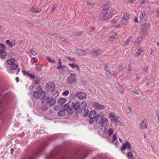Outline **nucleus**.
Returning a JSON list of instances; mask_svg holds the SVG:
<instances>
[{
  "label": "nucleus",
  "instance_id": "obj_30",
  "mask_svg": "<svg viewBox=\"0 0 159 159\" xmlns=\"http://www.w3.org/2000/svg\"><path fill=\"white\" fill-rule=\"evenodd\" d=\"M116 37V34H112L110 37V40L111 41H114Z\"/></svg>",
  "mask_w": 159,
  "mask_h": 159
},
{
  "label": "nucleus",
  "instance_id": "obj_39",
  "mask_svg": "<svg viewBox=\"0 0 159 159\" xmlns=\"http://www.w3.org/2000/svg\"><path fill=\"white\" fill-rule=\"evenodd\" d=\"M113 130L112 129L110 128L109 129L108 131V134L109 136H110L113 133Z\"/></svg>",
  "mask_w": 159,
  "mask_h": 159
},
{
  "label": "nucleus",
  "instance_id": "obj_26",
  "mask_svg": "<svg viewBox=\"0 0 159 159\" xmlns=\"http://www.w3.org/2000/svg\"><path fill=\"white\" fill-rule=\"evenodd\" d=\"M18 67V65L16 63H14L13 64L11 65L10 68L11 70H15Z\"/></svg>",
  "mask_w": 159,
  "mask_h": 159
},
{
  "label": "nucleus",
  "instance_id": "obj_37",
  "mask_svg": "<svg viewBox=\"0 0 159 159\" xmlns=\"http://www.w3.org/2000/svg\"><path fill=\"white\" fill-rule=\"evenodd\" d=\"M142 27L143 28H149L150 27V25L149 24L145 23L142 25Z\"/></svg>",
  "mask_w": 159,
  "mask_h": 159
},
{
  "label": "nucleus",
  "instance_id": "obj_59",
  "mask_svg": "<svg viewBox=\"0 0 159 159\" xmlns=\"http://www.w3.org/2000/svg\"><path fill=\"white\" fill-rule=\"evenodd\" d=\"M117 20H113L112 21V23L113 24H116Z\"/></svg>",
  "mask_w": 159,
  "mask_h": 159
},
{
  "label": "nucleus",
  "instance_id": "obj_40",
  "mask_svg": "<svg viewBox=\"0 0 159 159\" xmlns=\"http://www.w3.org/2000/svg\"><path fill=\"white\" fill-rule=\"evenodd\" d=\"M22 72L25 75H27L29 77L30 75V71H27L25 72L24 70H22Z\"/></svg>",
  "mask_w": 159,
  "mask_h": 159
},
{
  "label": "nucleus",
  "instance_id": "obj_8",
  "mask_svg": "<svg viewBox=\"0 0 159 159\" xmlns=\"http://www.w3.org/2000/svg\"><path fill=\"white\" fill-rule=\"evenodd\" d=\"M55 84L53 82H49L47 83L46 85V89L52 91L55 89Z\"/></svg>",
  "mask_w": 159,
  "mask_h": 159
},
{
  "label": "nucleus",
  "instance_id": "obj_47",
  "mask_svg": "<svg viewBox=\"0 0 159 159\" xmlns=\"http://www.w3.org/2000/svg\"><path fill=\"white\" fill-rule=\"evenodd\" d=\"M59 95V92L56 90L54 91L53 92V95L55 96H57Z\"/></svg>",
  "mask_w": 159,
  "mask_h": 159
},
{
  "label": "nucleus",
  "instance_id": "obj_58",
  "mask_svg": "<svg viewBox=\"0 0 159 159\" xmlns=\"http://www.w3.org/2000/svg\"><path fill=\"white\" fill-rule=\"evenodd\" d=\"M6 43H7V44L8 46H9V45L10 44V43L11 42H10V41L9 40H6Z\"/></svg>",
  "mask_w": 159,
  "mask_h": 159
},
{
  "label": "nucleus",
  "instance_id": "obj_13",
  "mask_svg": "<svg viewBox=\"0 0 159 159\" xmlns=\"http://www.w3.org/2000/svg\"><path fill=\"white\" fill-rule=\"evenodd\" d=\"M147 121L146 120H143L141 123L140 125V127L142 129H145L147 128Z\"/></svg>",
  "mask_w": 159,
  "mask_h": 159
},
{
  "label": "nucleus",
  "instance_id": "obj_16",
  "mask_svg": "<svg viewBox=\"0 0 159 159\" xmlns=\"http://www.w3.org/2000/svg\"><path fill=\"white\" fill-rule=\"evenodd\" d=\"M70 102L66 104L63 105V107L62 108L63 110L65 111H66L67 113L70 114Z\"/></svg>",
  "mask_w": 159,
  "mask_h": 159
},
{
  "label": "nucleus",
  "instance_id": "obj_22",
  "mask_svg": "<svg viewBox=\"0 0 159 159\" xmlns=\"http://www.w3.org/2000/svg\"><path fill=\"white\" fill-rule=\"evenodd\" d=\"M96 112L93 110L91 111L89 115V116L90 119H93L96 116Z\"/></svg>",
  "mask_w": 159,
  "mask_h": 159
},
{
  "label": "nucleus",
  "instance_id": "obj_42",
  "mask_svg": "<svg viewBox=\"0 0 159 159\" xmlns=\"http://www.w3.org/2000/svg\"><path fill=\"white\" fill-rule=\"evenodd\" d=\"M69 94V91L68 90H66L62 93V95L64 96H66Z\"/></svg>",
  "mask_w": 159,
  "mask_h": 159
},
{
  "label": "nucleus",
  "instance_id": "obj_25",
  "mask_svg": "<svg viewBox=\"0 0 159 159\" xmlns=\"http://www.w3.org/2000/svg\"><path fill=\"white\" fill-rule=\"evenodd\" d=\"M15 62V60L14 58H11L7 60V63L8 65H11L14 63Z\"/></svg>",
  "mask_w": 159,
  "mask_h": 159
},
{
  "label": "nucleus",
  "instance_id": "obj_52",
  "mask_svg": "<svg viewBox=\"0 0 159 159\" xmlns=\"http://www.w3.org/2000/svg\"><path fill=\"white\" fill-rule=\"evenodd\" d=\"M31 60H32L33 61L34 63H37L38 62V60L35 58L34 57H33L32 59H31Z\"/></svg>",
  "mask_w": 159,
  "mask_h": 159
},
{
  "label": "nucleus",
  "instance_id": "obj_60",
  "mask_svg": "<svg viewBox=\"0 0 159 159\" xmlns=\"http://www.w3.org/2000/svg\"><path fill=\"white\" fill-rule=\"evenodd\" d=\"M140 76L139 74H137L136 75V79L137 80H139L140 79Z\"/></svg>",
  "mask_w": 159,
  "mask_h": 159
},
{
  "label": "nucleus",
  "instance_id": "obj_49",
  "mask_svg": "<svg viewBox=\"0 0 159 159\" xmlns=\"http://www.w3.org/2000/svg\"><path fill=\"white\" fill-rule=\"evenodd\" d=\"M116 140H117V136L116 135L114 134L113 136L112 142L114 143Z\"/></svg>",
  "mask_w": 159,
  "mask_h": 159
},
{
  "label": "nucleus",
  "instance_id": "obj_57",
  "mask_svg": "<svg viewBox=\"0 0 159 159\" xmlns=\"http://www.w3.org/2000/svg\"><path fill=\"white\" fill-rule=\"evenodd\" d=\"M157 116L158 118V122L159 123V110H157Z\"/></svg>",
  "mask_w": 159,
  "mask_h": 159
},
{
  "label": "nucleus",
  "instance_id": "obj_3",
  "mask_svg": "<svg viewBox=\"0 0 159 159\" xmlns=\"http://www.w3.org/2000/svg\"><path fill=\"white\" fill-rule=\"evenodd\" d=\"M108 8L103 9L100 14V17H102V19L105 20L110 16L111 13L109 11Z\"/></svg>",
  "mask_w": 159,
  "mask_h": 159
},
{
  "label": "nucleus",
  "instance_id": "obj_11",
  "mask_svg": "<svg viewBox=\"0 0 159 159\" xmlns=\"http://www.w3.org/2000/svg\"><path fill=\"white\" fill-rule=\"evenodd\" d=\"M76 96L80 100H84L86 98V94L83 92H78L76 93Z\"/></svg>",
  "mask_w": 159,
  "mask_h": 159
},
{
  "label": "nucleus",
  "instance_id": "obj_61",
  "mask_svg": "<svg viewBox=\"0 0 159 159\" xmlns=\"http://www.w3.org/2000/svg\"><path fill=\"white\" fill-rule=\"evenodd\" d=\"M46 59L47 60L49 61V62H51L52 60L51 58H50L49 57H46Z\"/></svg>",
  "mask_w": 159,
  "mask_h": 159
},
{
  "label": "nucleus",
  "instance_id": "obj_46",
  "mask_svg": "<svg viewBox=\"0 0 159 159\" xmlns=\"http://www.w3.org/2000/svg\"><path fill=\"white\" fill-rule=\"evenodd\" d=\"M16 43L15 41H12V42H11L10 43L9 45V46L10 47H12L14 46L15 45Z\"/></svg>",
  "mask_w": 159,
  "mask_h": 159
},
{
  "label": "nucleus",
  "instance_id": "obj_14",
  "mask_svg": "<svg viewBox=\"0 0 159 159\" xmlns=\"http://www.w3.org/2000/svg\"><path fill=\"white\" fill-rule=\"evenodd\" d=\"M103 53V51L99 49L94 50L92 52V53L95 56H98Z\"/></svg>",
  "mask_w": 159,
  "mask_h": 159
},
{
  "label": "nucleus",
  "instance_id": "obj_5",
  "mask_svg": "<svg viewBox=\"0 0 159 159\" xmlns=\"http://www.w3.org/2000/svg\"><path fill=\"white\" fill-rule=\"evenodd\" d=\"M6 47L3 44L0 43V55H2V56L0 57L2 59H4L5 58L6 53L5 51Z\"/></svg>",
  "mask_w": 159,
  "mask_h": 159
},
{
  "label": "nucleus",
  "instance_id": "obj_35",
  "mask_svg": "<svg viewBox=\"0 0 159 159\" xmlns=\"http://www.w3.org/2000/svg\"><path fill=\"white\" fill-rule=\"evenodd\" d=\"M132 70V66H131V63H130L128 65V68L127 69L128 72L129 73H130L131 71Z\"/></svg>",
  "mask_w": 159,
  "mask_h": 159
},
{
  "label": "nucleus",
  "instance_id": "obj_50",
  "mask_svg": "<svg viewBox=\"0 0 159 159\" xmlns=\"http://www.w3.org/2000/svg\"><path fill=\"white\" fill-rule=\"evenodd\" d=\"M61 106H60V107H59V106L56 105L54 107V109L56 111H58V110L59 109V108H61Z\"/></svg>",
  "mask_w": 159,
  "mask_h": 159
},
{
  "label": "nucleus",
  "instance_id": "obj_18",
  "mask_svg": "<svg viewBox=\"0 0 159 159\" xmlns=\"http://www.w3.org/2000/svg\"><path fill=\"white\" fill-rule=\"evenodd\" d=\"M76 75L73 74H70V84H72L76 82Z\"/></svg>",
  "mask_w": 159,
  "mask_h": 159
},
{
  "label": "nucleus",
  "instance_id": "obj_64",
  "mask_svg": "<svg viewBox=\"0 0 159 159\" xmlns=\"http://www.w3.org/2000/svg\"><path fill=\"white\" fill-rule=\"evenodd\" d=\"M58 64L59 65H61L62 64L61 60L60 59H58Z\"/></svg>",
  "mask_w": 159,
  "mask_h": 159
},
{
  "label": "nucleus",
  "instance_id": "obj_12",
  "mask_svg": "<svg viewBox=\"0 0 159 159\" xmlns=\"http://www.w3.org/2000/svg\"><path fill=\"white\" fill-rule=\"evenodd\" d=\"M129 18L128 14L126 13H124L121 20L122 24L125 25L127 24Z\"/></svg>",
  "mask_w": 159,
  "mask_h": 159
},
{
  "label": "nucleus",
  "instance_id": "obj_45",
  "mask_svg": "<svg viewBox=\"0 0 159 159\" xmlns=\"http://www.w3.org/2000/svg\"><path fill=\"white\" fill-rule=\"evenodd\" d=\"M42 104L43 105V106L42 108V109L43 110H45L48 109V107L46 106V104H43L42 103Z\"/></svg>",
  "mask_w": 159,
  "mask_h": 159
},
{
  "label": "nucleus",
  "instance_id": "obj_44",
  "mask_svg": "<svg viewBox=\"0 0 159 159\" xmlns=\"http://www.w3.org/2000/svg\"><path fill=\"white\" fill-rule=\"evenodd\" d=\"M51 35L54 36L56 38H61L60 35L57 33L53 34Z\"/></svg>",
  "mask_w": 159,
  "mask_h": 159
},
{
  "label": "nucleus",
  "instance_id": "obj_1",
  "mask_svg": "<svg viewBox=\"0 0 159 159\" xmlns=\"http://www.w3.org/2000/svg\"><path fill=\"white\" fill-rule=\"evenodd\" d=\"M56 101L55 100H54L53 98L51 97H46L42 101V103L44 104H46L47 105L49 104L51 107L55 105Z\"/></svg>",
  "mask_w": 159,
  "mask_h": 159
},
{
  "label": "nucleus",
  "instance_id": "obj_23",
  "mask_svg": "<svg viewBox=\"0 0 159 159\" xmlns=\"http://www.w3.org/2000/svg\"><path fill=\"white\" fill-rule=\"evenodd\" d=\"M104 116L105 114L103 112H100L95 116V118L97 120H98L99 118L103 117Z\"/></svg>",
  "mask_w": 159,
  "mask_h": 159
},
{
  "label": "nucleus",
  "instance_id": "obj_36",
  "mask_svg": "<svg viewBox=\"0 0 159 159\" xmlns=\"http://www.w3.org/2000/svg\"><path fill=\"white\" fill-rule=\"evenodd\" d=\"M105 75L109 78H111L112 76V74L109 72V70L106 71Z\"/></svg>",
  "mask_w": 159,
  "mask_h": 159
},
{
  "label": "nucleus",
  "instance_id": "obj_54",
  "mask_svg": "<svg viewBox=\"0 0 159 159\" xmlns=\"http://www.w3.org/2000/svg\"><path fill=\"white\" fill-rule=\"evenodd\" d=\"M71 97L72 99H74L75 98V97L76 96V94H75L74 93H72L71 94Z\"/></svg>",
  "mask_w": 159,
  "mask_h": 159
},
{
  "label": "nucleus",
  "instance_id": "obj_51",
  "mask_svg": "<svg viewBox=\"0 0 159 159\" xmlns=\"http://www.w3.org/2000/svg\"><path fill=\"white\" fill-rule=\"evenodd\" d=\"M56 7H57V6H55V4L54 5V6L53 7V8H52V9H51V10L50 11V12H54L56 10Z\"/></svg>",
  "mask_w": 159,
  "mask_h": 159
},
{
  "label": "nucleus",
  "instance_id": "obj_62",
  "mask_svg": "<svg viewBox=\"0 0 159 159\" xmlns=\"http://www.w3.org/2000/svg\"><path fill=\"white\" fill-rule=\"evenodd\" d=\"M94 122V120H93V119H90L89 120V122L90 123V124H92L93 123V122Z\"/></svg>",
  "mask_w": 159,
  "mask_h": 159
},
{
  "label": "nucleus",
  "instance_id": "obj_2",
  "mask_svg": "<svg viewBox=\"0 0 159 159\" xmlns=\"http://www.w3.org/2000/svg\"><path fill=\"white\" fill-rule=\"evenodd\" d=\"M45 95V92L42 90L35 91L33 93L34 97L36 99H43Z\"/></svg>",
  "mask_w": 159,
  "mask_h": 159
},
{
  "label": "nucleus",
  "instance_id": "obj_27",
  "mask_svg": "<svg viewBox=\"0 0 159 159\" xmlns=\"http://www.w3.org/2000/svg\"><path fill=\"white\" fill-rule=\"evenodd\" d=\"M127 157L129 159H134L133 155L131 152H127Z\"/></svg>",
  "mask_w": 159,
  "mask_h": 159
},
{
  "label": "nucleus",
  "instance_id": "obj_4",
  "mask_svg": "<svg viewBox=\"0 0 159 159\" xmlns=\"http://www.w3.org/2000/svg\"><path fill=\"white\" fill-rule=\"evenodd\" d=\"M109 117L111 118V121L116 122L118 125H121V123L119 120L120 118L119 116H116L114 112H110L109 114Z\"/></svg>",
  "mask_w": 159,
  "mask_h": 159
},
{
  "label": "nucleus",
  "instance_id": "obj_53",
  "mask_svg": "<svg viewBox=\"0 0 159 159\" xmlns=\"http://www.w3.org/2000/svg\"><path fill=\"white\" fill-rule=\"evenodd\" d=\"M82 33H83L82 31L79 32L77 33H76L75 34V35L76 36H79L80 35L82 34Z\"/></svg>",
  "mask_w": 159,
  "mask_h": 159
},
{
  "label": "nucleus",
  "instance_id": "obj_10",
  "mask_svg": "<svg viewBox=\"0 0 159 159\" xmlns=\"http://www.w3.org/2000/svg\"><path fill=\"white\" fill-rule=\"evenodd\" d=\"M93 106L94 108L97 110H102L105 108V107L104 105L100 104L98 102L93 103Z\"/></svg>",
  "mask_w": 159,
  "mask_h": 159
},
{
  "label": "nucleus",
  "instance_id": "obj_48",
  "mask_svg": "<svg viewBox=\"0 0 159 159\" xmlns=\"http://www.w3.org/2000/svg\"><path fill=\"white\" fill-rule=\"evenodd\" d=\"M65 66L63 65H59L57 66V68L58 69H61L65 68Z\"/></svg>",
  "mask_w": 159,
  "mask_h": 159
},
{
  "label": "nucleus",
  "instance_id": "obj_38",
  "mask_svg": "<svg viewBox=\"0 0 159 159\" xmlns=\"http://www.w3.org/2000/svg\"><path fill=\"white\" fill-rule=\"evenodd\" d=\"M89 112V111L88 110L86 109L84 110V112L83 113V115L85 116H87Z\"/></svg>",
  "mask_w": 159,
  "mask_h": 159
},
{
  "label": "nucleus",
  "instance_id": "obj_7",
  "mask_svg": "<svg viewBox=\"0 0 159 159\" xmlns=\"http://www.w3.org/2000/svg\"><path fill=\"white\" fill-rule=\"evenodd\" d=\"M126 149L128 150H131V146L130 143L128 141L126 142L122 145L121 146V151H124Z\"/></svg>",
  "mask_w": 159,
  "mask_h": 159
},
{
  "label": "nucleus",
  "instance_id": "obj_33",
  "mask_svg": "<svg viewBox=\"0 0 159 159\" xmlns=\"http://www.w3.org/2000/svg\"><path fill=\"white\" fill-rule=\"evenodd\" d=\"M118 89L119 92L121 93H123L124 92V88L121 86H119L118 87Z\"/></svg>",
  "mask_w": 159,
  "mask_h": 159
},
{
  "label": "nucleus",
  "instance_id": "obj_17",
  "mask_svg": "<svg viewBox=\"0 0 159 159\" xmlns=\"http://www.w3.org/2000/svg\"><path fill=\"white\" fill-rule=\"evenodd\" d=\"M41 11V10L40 9L38 8L35 6H33L30 10V11L31 12L34 13H38Z\"/></svg>",
  "mask_w": 159,
  "mask_h": 159
},
{
  "label": "nucleus",
  "instance_id": "obj_63",
  "mask_svg": "<svg viewBox=\"0 0 159 159\" xmlns=\"http://www.w3.org/2000/svg\"><path fill=\"white\" fill-rule=\"evenodd\" d=\"M147 1H148V0H144L143 1L141 2V4H144L145 3H146V2H147Z\"/></svg>",
  "mask_w": 159,
  "mask_h": 159
},
{
  "label": "nucleus",
  "instance_id": "obj_32",
  "mask_svg": "<svg viewBox=\"0 0 159 159\" xmlns=\"http://www.w3.org/2000/svg\"><path fill=\"white\" fill-rule=\"evenodd\" d=\"M142 71L141 72V74H145V72H147V71L148 70V68L147 66H144L142 68Z\"/></svg>",
  "mask_w": 159,
  "mask_h": 159
},
{
  "label": "nucleus",
  "instance_id": "obj_15",
  "mask_svg": "<svg viewBox=\"0 0 159 159\" xmlns=\"http://www.w3.org/2000/svg\"><path fill=\"white\" fill-rule=\"evenodd\" d=\"M143 41V38L141 37L137 38L134 43V45L135 46L139 45Z\"/></svg>",
  "mask_w": 159,
  "mask_h": 159
},
{
  "label": "nucleus",
  "instance_id": "obj_29",
  "mask_svg": "<svg viewBox=\"0 0 159 159\" xmlns=\"http://www.w3.org/2000/svg\"><path fill=\"white\" fill-rule=\"evenodd\" d=\"M146 12L145 11H141L140 14V17L141 19L143 18L145 16Z\"/></svg>",
  "mask_w": 159,
  "mask_h": 159
},
{
  "label": "nucleus",
  "instance_id": "obj_31",
  "mask_svg": "<svg viewBox=\"0 0 159 159\" xmlns=\"http://www.w3.org/2000/svg\"><path fill=\"white\" fill-rule=\"evenodd\" d=\"M58 114L59 116H62L65 114V111L62 109L61 110L58 112Z\"/></svg>",
  "mask_w": 159,
  "mask_h": 159
},
{
  "label": "nucleus",
  "instance_id": "obj_56",
  "mask_svg": "<svg viewBox=\"0 0 159 159\" xmlns=\"http://www.w3.org/2000/svg\"><path fill=\"white\" fill-rule=\"evenodd\" d=\"M108 65H106L104 67V68H105V70L106 71L109 70V69H108Z\"/></svg>",
  "mask_w": 159,
  "mask_h": 159
},
{
  "label": "nucleus",
  "instance_id": "obj_6",
  "mask_svg": "<svg viewBox=\"0 0 159 159\" xmlns=\"http://www.w3.org/2000/svg\"><path fill=\"white\" fill-rule=\"evenodd\" d=\"M75 61V60L73 58H70V67L72 69H74L75 71H80V68L78 65L75 63H71L70 62H73Z\"/></svg>",
  "mask_w": 159,
  "mask_h": 159
},
{
  "label": "nucleus",
  "instance_id": "obj_24",
  "mask_svg": "<svg viewBox=\"0 0 159 159\" xmlns=\"http://www.w3.org/2000/svg\"><path fill=\"white\" fill-rule=\"evenodd\" d=\"M80 109L82 110L86 107L87 104L85 101H83L80 104Z\"/></svg>",
  "mask_w": 159,
  "mask_h": 159
},
{
  "label": "nucleus",
  "instance_id": "obj_19",
  "mask_svg": "<svg viewBox=\"0 0 159 159\" xmlns=\"http://www.w3.org/2000/svg\"><path fill=\"white\" fill-rule=\"evenodd\" d=\"M76 52L80 56L85 55L87 53V52L84 50L77 49Z\"/></svg>",
  "mask_w": 159,
  "mask_h": 159
},
{
  "label": "nucleus",
  "instance_id": "obj_43",
  "mask_svg": "<svg viewBox=\"0 0 159 159\" xmlns=\"http://www.w3.org/2000/svg\"><path fill=\"white\" fill-rule=\"evenodd\" d=\"M30 52L32 53L33 55L34 56H35L37 55V52L35 51L33 49H31L30 50Z\"/></svg>",
  "mask_w": 159,
  "mask_h": 159
},
{
  "label": "nucleus",
  "instance_id": "obj_55",
  "mask_svg": "<svg viewBox=\"0 0 159 159\" xmlns=\"http://www.w3.org/2000/svg\"><path fill=\"white\" fill-rule=\"evenodd\" d=\"M29 77H30V78L31 79H34L35 78V76L34 75H32V74H30L29 76Z\"/></svg>",
  "mask_w": 159,
  "mask_h": 159
},
{
  "label": "nucleus",
  "instance_id": "obj_28",
  "mask_svg": "<svg viewBox=\"0 0 159 159\" xmlns=\"http://www.w3.org/2000/svg\"><path fill=\"white\" fill-rule=\"evenodd\" d=\"M143 52V50L142 48H139L137 51L135 53V55L137 56H139L142 52Z\"/></svg>",
  "mask_w": 159,
  "mask_h": 159
},
{
  "label": "nucleus",
  "instance_id": "obj_21",
  "mask_svg": "<svg viewBox=\"0 0 159 159\" xmlns=\"http://www.w3.org/2000/svg\"><path fill=\"white\" fill-rule=\"evenodd\" d=\"M66 102V99L65 98H60L57 101L58 103L60 105H62Z\"/></svg>",
  "mask_w": 159,
  "mask_h": 159
},
{
  "label": "nucleus",
  "instance_id": "obj_9",
  "mask_svg": "<svg viewBox=\"0 0 159 159\" xmlns=\"http://www.w3.org/2000/svg\"><path fill=\"white\" fill-rule=\"evenodd\" d=\"M99 124L103 127H105L108 125V120L106 117H102L99 120Z\"/></svg>",
  "mask_w": 159,
  "mask_h": 159
},
{
  "label": "nucleus",
  "instance_id": "obj_34",
  "mask_svg": "<svg viewBox=\"0 0 159 159\" xmlns=\"http://www.w3.org/2000/svg\"><path fill=\"white\" fill-rule=\"evenodd\" d=\"M131 37H129L124 42V45L125 46H126L128 45L129 43L130 42L131 40Z\"/></svg>",
  "mask_w": 159,
  "mask_h": 159
},
{
  "label": "nucleus",
  "instance_id": "obj_20",
  "mask_svg": "<svg viewBox=\"0 0 159 159\" xmlns=\"http://www.w3.org/2000/svg\"><path fill=\"white\" fill-rule=\"evenodd\" d=\"M72 103L71 105L73 106V108L75 110H78L80 107L79 103L75 102L74 104L73 102H70V103Z\"/></svg>",
  "mask_w": 159,
  "mask_h": 159
},
{
  "label": "nucleus",
  "instance_id": "obj_41",
  "mask_svg": "<svg viewBox=\"0 0 159 159\" xmlns=\"http://www.w3.org/2000/svg\"><path fill=\"white\" fill-rule=\"evenodd\" d=\"M118 69L120 71H122L124 69L123 66L122 64H120L118 67Z\"/></svg>",
  "mask_w": 159,
  "mask_h": 159
}]
</instances>
